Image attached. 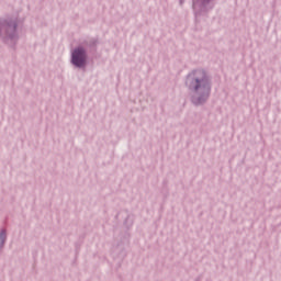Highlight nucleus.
<instances>
[{"instance_id":"4","label":"nucleus","mask_w":281,"mask_h":281,"mask_svg":"<svg viewBox=\"0 0 281 281\" xmlns=\"http://www.w3.org/2000/svg\"><path fill=\"white\" fill-rule=\"evenodd\" d=\"M214 0H193V10L195 12V16L201 14H207L210 10L214 9Z\"/></svg>"},{"instance_id":"6","label":"nucleus","mask_w":281,"mask_h":281,"mask_svg":"<svg viewBox=\"0 0 281 281\" xmlns=\"http://www.w3.org/2000/svg\"><path fill=\"white\" fill-rule=\"evenodd\" d=\"M82 47L87 49V47H98V40L91 38L88 41L82 42L81 44Z\"/></svg>"},{"instance_id":"7","label":"nucleus","mask_w":281,"mask_h":281,"mask_svg":"<svg viewBox=\"0 0 281 281\" xmlns=\"http://www.w3.org/2000/svg\"><path fill=\"white\" fill-rule=\"evenodd\" d=\"M180 3H183V0H180Z\"/></svg>"},{"instance_id":"5","label":"nucleus","mask_w":281,"mask_h":281,"mask_svg":"<svg viewBox=\"0 0 281 281\" xmlns=\"http://www.w3.org/2000/svg\"><path fill=\"white\" fill-rule=\"evenodd\" d=\"M8 241V229H0V256L3 254V249H5V243Z\"/></svg>"},{"instance_id":"2","label":"nucleus","mask_w":281,"mask_h":281,"mask_svg":"<svg viewBox=\"0 0 281 281\" xmlns=\"http://www.w3.org/2000/svg\"><path fill=\"white\" fill-rule=\"evenodd\" d=\"M0 41L14 49L19 43V22L14 18H0Z\"/></svg>"},{"instance_id":"1","label":"nucleus","mask_w":281,"mask_h":281,"mask_svg":"<svg viewBox=\"0 0 281 281\" xmlns=\"http://www.w3.org/2000/svg\"><path fill=\"white\" fill-rule=\"evenodd\" d=\"M184 87L190 93L193 106H204L212 95V74L205 68H194L184 78Z\"/></svg>"},{"instance_id":"3","label":"nucleus","mask_w":281,"mask_h":281,"mask_svg":"<svg viewBox=\"0 0 281 281\" xmlns=\"http://www.w3.org/2000/svg\"><path fill=\"white\" fill-rule=\"evenodd\" d=\"M89 53L85 46H77L71 50L70 64L76 69H87Z\"/></svg>"},{"instance_id":"8","label":"nucleus","mask_w":281,"mask_h":281,"mask_svg":"<svg viewBox=\"0 0 281 281\" xmlns=\"http://www.w3.org/2000/svg\"><path fill=\"white\" fill-rule=\"evenodd\" d=\"M180 3H183V0H180Z\"/></svg>"}]
</instances>
